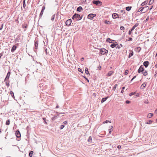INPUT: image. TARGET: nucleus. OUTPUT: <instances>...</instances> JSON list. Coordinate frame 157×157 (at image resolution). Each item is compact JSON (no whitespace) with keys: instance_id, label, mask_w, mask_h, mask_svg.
<instances>
[{"instance_id":"obj_1","label":"nucleus","mask_w":157,"mask_h":157,"mask_svg":"<svg viewBox=\"0 0 157 157\" xmlns=\"http://www.w3.org/2000/svg\"><path fill=\"white\" fill-rule=\"evenodd\" d=\"M82 16H80V15L75 13L73 16L72 18L73 19L75 20L76 21H79L81 20Z\"/></svg>"},{"instance_id":"obj_2","label":"nucleus","mask_w":157,"mask_h":157,"mask_svg":"<svg viewBox=\"0 0 157 157\" xmlns=\"http://www.w3.org/2000/svg\"><path fill=\"white\" fill-rule=\"evenodd\" d=\"M108 53V51L104 48H101L100 50L99 54H101V55H105L106 54Z\"/></svg>"},{"instance_id":"obj_3","label":"nucleus","mask_w":157,"mask_h":157,"mask_svg":"<svg viewBox=\"0 0 157 157\" xmlns=\"http://www.w3.org/2000/svg\"><path fill=\"white\" fill-rule=\"evenodd\" d=\"M95 16V14H94L93 13H90L88 15L87 18L89 19L92 20L93 19V18Z\"/></svg>"},{"instance_id":"obj_4","label":"nucleus","mask_w":157,"mask_h":157,"mask_svg":"<svg viewBox=\"0 0 157 157\" xmlns=\"http://www.w3.org/2000/svg\"><path fill=\"white\" fill-rule=\"evenodd\" d=\"M92 2L94 4L96 5H98L99 4L101 5L102 4V2L99 0H93Z\"/></svg>"},{"instance_id":"obj_5","label":"nucleus","mask_w":157,"mask_h":157,"mask_svg":"<svg viewBox=\"0 0 157 157\" xmlns=\"http://www.w3.org/2000/svg\"><path fill=\"white\" fill-rule=\"evenodd\" d=\"M144 71V69L142 65L141 66L138 70V72L139 73L143 72Z\"/></svg>"},{"instance_id":"obj_6","label":"nucleus","mask_w":157,"mask_h":157,"mask_svg":"<svg viewBox=\"0 0 157 157\" xmlns=\"http://www.w3.org/2000/svg\"><path fill=\"white\" fill-rule=\"evenodd\" d=\"M45 6H43L42 7V10H41V12L40 13V16H39V19H40L41 17L42 16L43 14V13H44V10H45Z\"/></svg>"},{"instance_id":"obj_7","label":"nucleus","mask_w":157,"mask_h":157,"mask_svg":"<svg viewBox=\"0 0 157 157\" xmlns=\"http://www.w3.org/2000/svg\"><path fill=\"white\" fill-rule=\"evenodd\" d=\"M72 22V20L71 19H69L67 20L65 22L66 25L67 26H69L71 25Z\"/></svg>"},{"instance_id":"obj_8","label":"nucleus","mask_w":157,"mask_h":157,"mask_svg":"<svg viewBox=\"0 0 157 157\" xmlns=\"http://www.w3.org/2000/svg\"><path fill=\"white\" fill-rule=\"evenodd\" d=\"M16 136L17 138H19L21 136V135L20 131L19 130H17L15 133Z\"/></svg>"},{"instance_id":"obj_9","label":"nucleus","mask_w":157,"mask_h":157,"mask_svg":"<svg viewBox=\"0 0 157 157\" xmlns=\"http://www.w3.org/2000/svg\"><path fill=\"white\" fill-rule=\"evenodd\" d=\"M38 45V41L36 39H35V49H37Z\"/></svg>"},{"instance_id":"obj_10","label":"nucleus","mask_w":157,"mask_h":157,"mask_svg":"<svg viewBox=\"0 0 157 157\" xmlns=\"http://www.w3.org/2000/svg\"><path fill=\"white\" fill-rule=\"evenodd\" d=\"M146 83L145 82H144L141 86L140 88L141 89H144V88L146 87Z\"/></svg>"},{"instance_id":"obj_11","label":"nucleus","mask_w":157,"mask_h":157,"mask_svg":"<svg viewBox=\"0 0 157 157\" xmlns=\"http://www.w3.org/2000/svg\"><path fill=\"white\" fill-rule=\"evenodd\" d=\"M10 72H8L5 78V81L7 80H8L10 76Z\"/></svg>"},{"instance_id":"obj_12","label":"nucleus","mask_w":157,"mask_h":157,"mask_svg":"<svg viewBox=\"0 0 157 157\" xmlns=\"http://www.w3.org/2000/svg\"><path fill=\"white\" fill-rule=\"evenodd\" d=\"M143 64L146 67H147L149 65V62L147 61H145L144 62Z\"/></svg>"},{"instance_id":"obj_13","label":"nucleus","mask_w":157,"mask_h":157,"mask_svg":"<svg viewBox=\"0 0 157 157\" xmlns=\"http://www.w3.org/2000/svg\"><path fill=\"white\" fill-rule=\"evenodd\" d=\"M59 117V116L58 115H57V114L55 115L53 117H52V121H55L56 119L58 118Z\"/></svg>"},{"instance_id":"obj_14","label":"nucleus","mask_w":157,"mask_h":157,"mask_svg":"<svg viewBox=\"0 0 157 157\" xmlns=\"http://www.w3.org/2000/svg\"><path fill=\"white\" fill-rule=\"evenodd\" d=\"M17 48V46L15 45H14L11 49V52H14V51Z\"/></svg>"},{"instance_id":"obj_15","label":"nucleus","mask_w":157,"mask_h":157,"mask_svg":"<svg viewBox=\"0 0 157 157\" xmlns=\"http://www.w3.org/2000/svg\"><path fill=\"white\" fill-rule=\"evenodd\" d=\"M144 8H148V6H145L144 7H141V8H140L138 10V12H140V11H142L144 9Z\"/></svg>"},{"instance_id":"obj_16","label":"nucleus","mask_w":157,"mask_h":157,"mask_svg":"<svg viewBox=\"0 0 157 157\" xmlns=\"http://www.w3.org/2000/svg\"><path fill=\"white\" fill-rule=\"evenodd\" d=\"M83 10L81 6H79L77 9V11L79 12H81Z\"/></svg>"},{"instance_id":"obj_17","label":"nucleus","mask_w":157,"mask_h":157,"mask_svg":"<svg viewBox=\"0 0 157 157\" xmlns=\"http://www.w3.org/2000/svg\"><path fill=\"white\" fill-rule=\"evenodd\" d=\"M108 98H109V97L107 96L106 97L103 98L101 100V103H103L104 102H105L108 99Z\"/></svg>"},{"instance_id":"obj_18","label":"nucleus","mask_w":157,"mask_h":157,"mask_svg":"<svg viewBox=\"0 0 157 157\" xmlns=\"http://www.w3.org/2000/svg\"><path fill=\"white\" fill-rule=\"evenodd\" d=\"M139 25L138 23H136L135 24V25L132 27V28L131 29L133 31L135 29V28L137 26H138Z\"/></svg>"},{"instance_id":"obj_19","label":"nucleus","mask_w":157,"mask_h":157,"mask_svg":"<svg viewBox=\"0 0 157 157\" xmlns=\"http://www.w3.org/2000/svg\"><path fill=\"white\" fill-rule=\"evenodd\" d=\"M118 16V15L116 13H113L112 14V17L113 18L115 19L117 18V16Z\"/></svg>"},{"instance_id":"obj_20","label":"nucleus","mask_w":157,"mask_h":157,"mask_svg":"<svg viewBox=\"0 0 157 157\" xmlns=\"http://www.w3.org/2000/svg\"><path fill=\"white\" fill-rule=\"evenodd\" d=\"M114 40L111 39L110 38H108L107 39L106 41L109 43H112Z\"/></svg>"},{"instance_id":"obj_21","label":"nucleus","mask_w":157,"mask_h":157,"mask_svg":"<svg viewBox=\"0 0 157 157\" xmlns=\"http://www.w3.org/2000/svg\"><path fill=\"white\" fill-rule=\"evenodd\" d=\"M113 73V71H109L108 73V75L109 76H110L112 75Z\"/></svg>"},{"instance_id":"obj_22","label":"nucleus","mask_w":157,"mask_h":157,"mask_svg":"<svg viewBox=\"0 0 157 157\" xmlns=\"http://www.w3.org/2000/svg\"><path fill=\"white\" fill-rule=\"evenodd\" d=\"M153 122V121L149 120V121H147V122H145V124H151Z\"/></svg>"},{"instance_id":"obj_23","label":"nucleus","mask_w":157,"mask_h":157,"mask_svg":"<svg viewBox=\"0 0 157 157\" xmlns=\"http://www.w3.org/2000/svg\"><path fill=\"white\" fill-rule=\"evenodd\" d=\"M133 55V52L131 50L129 54L128 58H130L131 56H132Z\"/></svg>"},{"instance_id":"obj_24","label":"nucleus","mask_w":157,"mask_h":157,"mask_svg":"<svg viewBox=\"0 0 157 157\" xmlns=\"http://www.w3.org/2000/svg\"><path fill=\"white\" fill-rule=\"evenodd\" d=\"M153 116V114L152 113H149L147 116V117L148 118H151Z\"/></svg>"},{"instance_id":"obj_25","label":"nucleus","mask_w":157,"mask_h":157,"mask_svg":"<svg viewBox=\"0 0 157 157\" xmlns=\"http://www.w3.org/2000/svg\"><path fill=\"white\" fill-rule=\"evenodd\" d=\"M131 6H127L126 7V10L128 11H129L131 9Z\"/></svg>"},{"instance_id":"obj_26","label":"nucleus","mask_w":157,"mask_h":157,"mask_svg":"<svg viewBox=\"0 0 157 157\" xmlns=\"http://www.w3.org/2000/svg\"><path fill=\"white\" fill-rule=\"evenodd\" d=\"M117 45V44H115L113 43L112 44L110 45V47L112 48H114L115 47H116V46Z\"/></svg>"},{"instance_id":"obj_27","label":"nucleus","mask_w":157,"mask_h":157,"mask_svg":"<svg viewBox=\"0 0 157 157\" xmlns=\"http://www.w3.org/2000/svg\"><path fill=\"white\" fill-rule=\"evenodd\" d=\"M85 72L86 73L87 75H90V73L89 72V71H88V68H86L85 69Z\"/></svg>"},{"instance_id":"obj_28","label":"nucleus","mask_w":157,"mask_h":157,"mask_svg":"<svg viewBox=\"0 0 157 157\" xmlns=\"http://www.w3.org/2000/svg\"><path fill=\"white\" fill-rule=\"evenodd\" d=\"M122 45L121 44H120V45H118L117 44V45L116 46V48L119 49L121 47H122Z\"/></svg>"},{"instance_id":"obj_29","label":"nucleus","mask_w":157,"mask_h":157,"mask_svg":"<svg viewBox=\"0 0 157 157\" xmlns=\"http://www.w3.org/2000/svg\"><path fill=\"white\" fill-rule=\"evenodd\" d=\"M142 73H143V75L144 76H146L147 75V73L146 71H144L142 72Z\"/></svg>"},{"instance_id":"obj_30","label":"nucleus","mask_w":157,"mask_h":157,"mask_svg":"<svg viewBox=\"0 0 157 157\" xmlns=\"http://www.w3.org/2000/svg\"><path fill=\"white\" fill-rule=\"evenodd\" d=\"M147 3V1H144V2H143L141 4V6H144V5L146 4Z\"/></svg>"},{"instance_id":"obj_31","label":"nucleus","mask_w":157,"mask_h":157,"mask_svg":"<svg viewBox=\"0 0 157 157\" xmlns=\"http://www.w3.org/2000/svg\"><path fill=\"white\" fill-rule=\"evenodd\" d=\"M92 141V137L91 136H90L88 140V141L89 142H91Z\"/></svg>"},{"instance_id":"obj_32","label":"nucleus","mask_w":157,"mask_h":157,"mask_svg":"<svg viewBox=\"0 0 157 157\" xmlns=\"http://www.w3.org/2000/svg\"><path fill=\"white\" fill-rule=\"evenodd\" d=\"M33 151H32L30 152L29 153V155L30 157H31L33 156Z\"/></svg>"},{"instance_id":"obj_33","label":"nucleus","mask_w":157,"mask_h":157,"mask_svg":"<svg viewBox=\"0 0 157 157\" xmlns=\"http://www.w3.org/2000/svg\"><path fill=\"white\" fill-rule=\"evenodd\" d=\"M154 0H150L149 2V5H151L154 2Z\"/></svg>"},{"instance_id":"obj_34","label":"nucleus","mask_w":157,"mask_h":157,"mask_svg":"<svg viewBox=\"0 0 157 157\" xmlns=\"http://www.w3.org/2000/svg\"><path fill=\"white\" fill-rule=\"evenodd\" d=\"M10 124V121L9 120H7L6 122V125H9Z\"/></svg>"},{"instance_id":"obj_35","label":"nucleus","mask_w":157,"mask_h":157,"mask_svg":"<svg viewBox=\"0 0 157 157\" xmlns=\"http://www.w3.org/2000/svg\"><path fill=\"white\" fill-rule=\"evenodd\" d=\"M55 14H53L52 15V16L51 18V20L53 21L55 18Z\"/></svg>"},{"instance_id":"obj_36","label":"nucleus","mask_w":157,"mask_h":157,"mask_svg":"<svg viewBox=\"0 0 157 157\" xmlns=\"http://www.w3.org/2000/svg\"><path fill=\"white\" fill-rule=\"evenodd\" d=\"M117 86L118 85L117 84H116L113 88V90H115Z\"/></svg>"},{"instance_id":"obj_37","label":"nucleus","mask_w":157,"mask_h":157,"mask_svg":"<svg viewBox=\"0 0 157 157\" xmlns=\"http://www.w3.org/2000/svg\"><path fill=\"white\" fill-rule=\"evenodd\" d=\"M6 85H7V86H9V81H7V80H6Z\"/></svg>"},{"instance_id":"obj_38","label":"nucleus","mask_w":157,"mask_h":157,"mask_svg":"<svg viewBox=\"0 0 157 157\" xmlns=\"http://www.w3.org/2000/svg\"><path fill=\"white\" fill-rule=\"evenodd\" d=\"M110 22L109 21H105V23L106 24H110Z\"/></svg>"},{"instance_id":"obj_39","label":"nucleus","mask_w":157,"mask_h":157,"mask_svg":"<svg viewBox=\"0 0 157 157\" xmlns=\"http://www.w3.org/2000/svg\"><path fill=\"white\" fill-rule=\"evenodd\" d=\"M64 125H61L60 126V129H63L64 127Z\"/></svg>"},{"instance_id":"obj_40","label":"nucleus","mask_w":157,"mask_h":157,"mask_svg":"<svg viewBox=\"0 0 157 157\" xmlns=\"http://www.w3.org/2000/svg\"><path fill=\"white\" fill-rule=\"evenodd\" d=\"M27 25L26 24H24L23 25V28H26L27 27Z\"/></svg>"},{"instance_id":"obj_41","label":"nucleus","mask_w":157,"mask_h":157,"mask_svg":"<svg viewBox=\"0 0 157 157\" xmlns=\"http://www.w3.org/2000/svg\"><path fill=\"white\" fill-rule=\"evenodd\" d=\"M108 122L111 123V121H108V120H106V121H104L103 122V123H104V124H105V123H108Z\"/></svg>"},{"instance_id":"obj_42","label":"nucleus","mask_w":157,"mask_h":157,"mask_svg":"<svg viewBox=\"0 0 157 157\" xmlns=\"http://www.w3.org/2000/svg\"><path fill=\"white\" fill-rule=\"evenodd\" d=\"M109 130H111V131L113 130V127L112 126H111L109 127Z\"/></svg>"},{"instance_id":"obj_43","label":"nucleus","mask_w":157,"mask_h":157,"mask_svg":"<svg viewBox=\"0 0 157 157\" xmlns=\"http://www.w3.org/2000/svg\"><path fill=\"white\" fill-rule=\"evenodd\" d=\"M133 31L131 29L130 30H129V32H128V34L129 35H130L131 34V33H132V32Z\"/></svg>"},{"instance_id":"obj_44","label":"nucleus","mask_w":157,"mask_h":157,"mask_svg":"<svg viewBox=\"0 0 157 157\" xmlns=\"http://www.w3.org/2000/svg\"><path fill=\"white\" fill-rule=\"evenodd\" d=\"M128 73V70H126L125 71L124 74L126 75H127Z\"/></svg>"},{"instance_id":"obj_45","label":"nucleus","mask_w":157,"mask_h":157,"mask_svg":"<svg viewBox=\"0 0 157 157\" xmlns=\"http://www.w3.org/2000/svg\"><path fill=\"white\" fill-rule=\"evenodd\" d=\"M43 119L44 120V123L46 124H47V122H46V119L45 118H43Z\"/></svg>"},{"instance_id":"obj_46","label":"nucleus","mask_w":157,"mask_h":157,"mask_svg":"<svg viewBox=\"0 0 157 157\" xmlns=\"http://www.w3.org/2000/svg\"><path fill=\"white\" fill-rule=\"evenodd\" d=\"M78 70L79 72H81L82 73H83V71L80 68H78Z\"/></svg>"},{"instance_id":"obj_47","label":"nucleus","mask_w":157,"mask_h":157,"mask_svg":"<svg viewBox=\"0 0 157 157\" xmlns=\"http://www.w3.org/2000/svg\"><path fill=\"white\" fill-rule=\"evenodd\" d=\"M125 89V87H123L122 88V90L121 91V93H123L124 92V90Z\"/></svg>"},{"instance_id":"obj_48","label":"nucleus","mask_w":157,"mask_h":157,"mask_svg":"<svg viewBox=\"0 0 157 157\" xmlns=\"http://www.w3.org/2000/svg\"><path fill=\"white\" fill-rule=\"evenodd\" d=\"M124 26H121V27H120V29L121 30H124Z\"/></svg>"},{"instance_id":"obj_49","label":"nucleus","mask_w":157,"mask_h":157,"mask_svg":"<svg viewBox=\"0 0 157 157\" xmlns=\"http://www.w3.org/2000/svg\"><path fill=\"white\" fill-rule=\"evenodd\" d=\"M135 93H133V92H132V93H131L129 94V95L130 96H131L132 95H134V94H135Z\"/></svg>"},{"instance_id":"obj_50","label":"nucleus","mask_w":157,"mask_h":157,"mask_svg":"<svg viewBox=\"0 0 157 157\" xmlns=\"http://www.w3.org/2000/svg\"><path fill=\"white\" fill-rule=\"evenodd\" d=\"M83 78H85L86 80L87 81L89 82V80H88V78H87L85 76H83Z\"/></svg>"},{"instance_id":"obj_51","label":"nucleus","mask_w":157,"mask_h":157,"mask_svg":"<svg viewBox=\"0 0 157 157\" xmlns=\"http://www.w3.org/2000/svg\"><path fill=\"white\" fill-rule=\"evenodd\" d=\"M63 124H67V121H65L63 122Z\"/></svg>"},{"instance_id":"obj_52","label":"nucleus","mask_w":157,"mask_h":157,"mask_svg":"<svg viewBox=\"0 0 157 157\" xmlns=\"http://www.w3.org/2000/svg\"><path fill=\"white\" fill-rule=\"evenodd\" d=\"M125 102L127 104H129V103H130V101H129L127 100Z\"/></svg>"},{"instance_id":"obj_53","label":"nucleus","mask_w":157,"mask_h":157,"mask_svg":"<svg viewBox=\"0 0 157 157\" xmlns=\"http://www.w3.org/2000/svg\"><path fill=\"white\" fill-rule=\"evenodd\" d=\"M26 6L25 2H23V7L24 8Z\"/></svg>"},{"instance_id":"obj_54","label":"nucleus","mask_w":157,"mask_h":157,"mask_svg":"<svg viewBox=\"0 0 157 157\" xmlns=\"http://www.w3.org/2000/svg\"><path fill=\"white\" fill-rule=\"evenodd\" d=\"M10 94L11 95H12L13 94V92L12 91H10Z\"/></svg>"},{"instance_id":"obj_55","label":"nucleus","mask_w":157,"mask_h":157,"mask_svg":"<svg viewBox=\"0 0 157 157\" xmlns=\"http://www.w3.org/2000/svg\"><path fill=\"white\" fill-rule=\"evenodd\" d=\"M117 147L118 149H120L121 148V146L120 145H118L117 146Z\"/></svg>"},{"instance_id":"obj_56","label":"nucleus","mask_w":157,"mask_h":157,"mask_svg":"<svg viewBox=\"0 0 157 157\" xmlns=\"http://www.w3.org/2000/svg\"><path fill=\"white\" fill-rule=\"evenodd\" d=\"M3 24H2V26H1V27L0 28V30H2V28H3Z\"/></svg>"},{"instance_id":"obj_57","label":"nucleus","mask_w":157,"mask_h":157,"mask_svg":"<svg viewBox=\"0 0 157 157\" xmlns=\"http://www.w3.org/2000/svg\"><path fill=\"white\" fill-rule=\"evenodd\" d=\"M144 103L146 104H148V101H144Z\"/></svg>"},{"instance_id":"obj_58","label":"nucleus","mask_w":157,"mask_h":157,"mask_svg":"<svg viewBox=\"0 0 157 157\" xmlns=\"http://www.w3.org/2000/svg\"><path fill=\"white\" fill-rule=\"evenodd\" d=\"M132 40V38H129L128 41H131V40Z\"/></svg>"},{"instance_id":"obj_59","label":"nucleus","mask_w":157,"mask_h":157,"mask_svg":"<svg viewBox=\"0 0 157 157\" xmlns=\"http://www.w3.org/2000/svg\"><path fill=\"white\" fill-rule=\"evenodd\" d=\"M155 76H156V75L157 74V70L155 71Z\"/></svg>"},{"instance_id":"obj_60","label":"nucleus","mask_w":157,"mask_h":157,"mask_svg":"<svg viewBox=\"0 0 157 157\" xmlns=\"http://www.w3.org/2000/svg\"><path fill=\"white\" fill-rule=\"evenodd\" d=\"M56 113L57 114H62V113H59L58 112H56Z\"/></svg>"},{"instance_id":"obj_61","label":"nucleus","mask_w":157,"mask_h":157,"mask_svg":"<svg viewBox=\"0 0 157 157\" xmlns=\"http://www.w3.org/2000/svg\"><path fill=\"white\" fill-rule=\"evenodd\" d=\"M83 60H84V58H83V57L81 59V60L82 61H83Z\"/></svg>"},{"instance_id":"obj_62","label":"nucleus","mask_w":157,"mask_h":157,"mask_svg":"<svg viewBox=\"0 0 157 157\" xmlns=\"http://www.w3.org/2000/svg\"><path fill=\"white\" fill-rule=\"evenodd\" d=\"M111 132H112V131H111V130H110V131H109V133L110 134H111Z\"/></svg>"},{"instance_id":"obj_63","label":"nucleus","mask_w":157,"mask_h":157,"mask_svg":"<svg viewBox=\"0 0 157 157\" xmlns=\"http://www.w3.org/2000/svg\"><path fill=\"white\" fill-rule=\"evenodd\" d=\"M155 113H157V109L155 110Z\"/></svg>"},{"instance_id":"obj_64","label":"nucleus","mask_w":157,"mask_h":157,"mask_svg":"<svg viewBox=\"0 0 157 157\" xmlns=\"http://www.w3.org/2000/svg\"><path fill=\"white\" fill-rule=\"evenodd\" d=\"M155 67L156 68H157V63L156 64V65H155Z\"/></svg>"}]
</instances>
